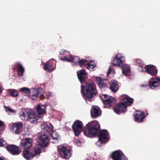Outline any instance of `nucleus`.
I'll return each mask as SVG.
<instances>
[{
    "label": "nucleus",
    "instance_id": "obj_1",
    "mask_svg": "<svg viewBox=\"0 0 160 160\" xmlns=\"http://www.w3.org/2000/svg\"><path fill=\"white\" fill-rule=\"evenodd\" d=\"M81 92L84 98L89 101L98 93L95 83L91 81H87L85 85L81 86Z\"/></svg>",
    "mask_w": 160,
    "mask_h": 160
},
{
    "label": "nucleus",
    "instance_id": "obj_2",
    "mask_svg": "<svg viewBox=\"0 0 160 160\" xmlns=\"http://www.w3.org/2000/svg\"><path fill=\"white\" fill-rule=\"evenodd\" d=\"M100 129L98 122L97 121H91L86 125L83 130L84 134L88 137H91L97 134Z\"/></svg>",
    "mask_w": 160,
    "mask_h": 160
},
{
    "label": "nucleus",
    "instance_id": "obj_3",
    "mask_svg": "<svg viewBox=\"0 0 160 160\" xmlns=\"http://www.w3.org/2000/svg\"><path fill=\"white\" fill-rule=\"evenodd\" d=\"M133 99L129 97H126L122 99L121 102L116 105L114 111L118 114L127 111L128 106L131 105L133 103Z\"/></svg>",
    "mask_w": 160,
    "mask_h": 160
},
{
    "label": "nucleus",
    "instance_id": "obj_4",
    "mask_svg": "<svg viewBox=\"0 0 160 160\" xmlns=\"http://www.w3.org/2000/svg\"><path fill=\"white\" fill-rule=\"evenodd\" d=\"M20 117L22 120L30 121L32 123H37V121L40 118V117L36 116L32 110L25 109L22 111Z\"/></svg>",
    "mask_w": 160,
    "mask_h": 160
},
{
    "label": "nucleus",
    "instance_id": "obj_5",
    "mask_svg": "<svg viewBox=\"0 0 160 160\" xmlns=\"http://www.w3.org/2000/svg\"><path fill=\"white\" fill-rule=\"evenodd\" d=\"M29 93V97L32 100H36L38 97H39L40 99H43L45 98V97L43 95L44 90L41 88L33 89Z\"/></svg>",
    "mask_w": 160,
    "mask_h": 160
},
{
    "label": "nucleus",
    "instance_id": "obj_6",
    "mask_svg": "<svg viewBox=\"0 0 160 160\" xmlns=\"http://www.w3.org/2000/svg\"><path fill=\"white\" fill-rule=\"evenodd\" d=\"M95 81L98 87L101 90L105 91L106 88H109L110 82L108 79H102L100 77H97Z\"/></svg>",
    "mask_w": 160,
    "mask_h": 160
},
{
    "label": "nucleus",
    "instance_id": "obj_7",
    "mask_svg": "<svg viewBox=\"0 0 160 160\" xmlns=\"http://www.w3.org/2000/svg\"><path fill=\"white\" fill-rule=\"evenodd\" d=\"M39 141L38 146L41 148L47 147L49 144V139L47 135L44 133H41L39 136Z\"/></svg>",
    "mask_w": 160,
    "mask_h": 160
},
{
    "label": "nucleus",
    "instance_id": "obj_8",
    "mask_svg": "<svg viewBox=\"0 0 160 160\" xmlns=\"http://www.w3.org/2000/svg\"><path fill=\"white\" fill-rule=\"evenodd\" d=\"M82 122L79 120L74 122L72 126V128L75 136H78L82 132Z\"/></svg>",
    "mask_w": 160,
    "mask_h": 160
},
{
    "label": "nucleus",
    "instance_id": "obj_9",
    "mask_svg": "<svg viewBox=\"0 0 160 160\" xmlns=\"http://www.w3.org/2000/svg\"><path fill=\"white\" fill-rule=\"evenodd\" d=\"M98 137V141L100 142L101 144L106 143L109 139L108 132L106 130H101Z\"/></svg>",
    "mask_w": 160,
    "mask_h": 160
},
{
    "label": "nucleus",
    "instance_id": "obj_10",
    "mask_svg": "<svg viewBox=\"0 0 160 160\" xmlns=\"http://www.w3.org/2000/svg\"><path fill=\"white\" fill-rule=\"evenodd\" d=\"M78 63L81 67H85L90 70L93 69L96 67V65L93 61H91L89 62L85 59H80Z\"/></svg>",
    "mask_w": 160,
    "mask_h": 160
},
{
    "label": "nucleus",
    "instance_id": "obj_11",
    "mask_svg": "<svg viewBox=\"0 0 160 160\" xmlns=\"http://www.w3.org/2000/svg\"><path fill=\"white\" fill-rule=\"evenodd\" d=\"M150 88L152 89L156 90L160 88V78L157 77L152 78L149 82Z\"/></svg>",
    "mask_w": 160,
    "mask_h": 160
},
{
    "label": "nucleus",
    "instance_id": "obj_12",
    "mask_svg": "<svg viewBox=\"0 0 160 160\" xmlns=\"http://www.w3.org/2000/svg\"><path fill=\"white\" fill-rule=\"evenodd\" d=\"M111 157L113 160H128V158L120 150L113 152L112 153Z\"/></svg>",
    "mask_w": 160,
    "mask_h": 160
},
{
    "label": "nucleus",
    "instance_id": "obj_13",
    "mask_svg": "<svg viewBox=\"0 0 160 160\" xmlns=\"http://www.w3.org/2000/svg\"><path fill=\"white\" fill-rule=\"evenodd\" d=\"M7 150L13 155H18L21 152L19 147L14 144H10L6 146Z\"/></svg>",
    "mask_w": 160,
    "mask_h": 160
},
{
    "label": "nucleus",
    "instance_id": "obj_14",
    "mask_svg": "<svg viewBox=\"0 0 160 160\" xmlns=\"http://www.w3.org/2000/svg\"><path fill=\"white\" fill-rule=\"evenodd\" d=\"M56 61L53 59L49 60L44 63L43 69L49 72H52L56 68Z\"/></svg>",
    "mask_w": 160,
    "mask_h": 160
},
{
    "label": "nucleus",
    "instance_id": "obj_15",
    "mask_svg": "<svg viewBox=\"0 0 160 160\" xmlns=\"http://www.w3.org/2000/svg\"><path fill=\"white\" fill-rule=\"evenodd\" d=\"M124 60V57L121 54H118L114 57L112 64L114 66L121 67L123 65Z\"/></svg>",
    "mask_w": 160,
    "mask_h": 160
},
{
    "label": "nucleus",
    "instance_id": "obj_16",
    "mask_svg": "<svg viewBox=\"0 0 160 160\" xmlns=\"http://www.w3.org/2000/svg\"><path fill=\"white\" fill-rule=\"evenodd\" d=\"M59 151L62 158L67 159L70 158L71 155L70 149H68L65 146H62L60 148Z\"/></svg>",
    "mask_w": 160,
    "mask_h": 160
},
{
    "label": "nucleus",
    "instance_id": "obj_17",
    "mask_svg": "<svg viewBox=\"0 0 160 160\" xmlns=\"http://www.w3.org/2000/svg\"><path fill=\"white\" fill-rule=\"evenodd\" d=\"M144 69L147 73L152 76H156L158 72L156 67L152 65H148L145 67Z\"/></svg>",
    "mask_w": 160,
    "mask_h": 160
},
{
    "label": "nucleus",
    "instance_id": "obj_18",
    "mask_svg": "<svg viewBox=\"0 0 160 160\" xmlns=\"http://www.w3.org/2000/svg\"><path fill=\"white\" fill-rule=\"evenodd\" d=\"M134 116L135 121L139 123L142 122L146 116L144 112L140 111H136Z\"/></svg>",
    "mask_w": 160,
    "mask_h": 160
},
{
    "label": "nucleus",
    "instance_id": "obj_19",
    "mask_svg": "<svg viewBox=\"0 0 160 160\" xmlns=\"http://www.w3.org/2000/svg\"><path fill=\"white\" fill-rule=\"evenodd\" d=\"M22 126L23 124L21 122H15L10 127V129L15 133L19 134L20 133V130L22 128Z\"/></svg>",
    "mask_w": 160,
    "mask_h": 160
},
{
    "label": "nucleus",
    "instance_id": "obj_20",
    "mask_svg": "<svg viewBox=\"0 0 160 160\" xmlns=\"http://www.w3.org/2000/svg\"><path fill=\"white\" fill-rule=\"evenodd\" d=\"M100 109L99 107L95 106H92L91 110V117L92 118H96L100 116Z\"/></svg>",
    "mask_w": 160,
    "mask_h": 160
},
{
    "label": "nucleus",
    "instance_id": "obj_21",
    "mask_svg": "<svg viewBox=\"0 0 160 160\" xmlns=\"http://www.w3.org/2000/svg\"><path fill=\"white\" fill-rule=\"evenodd\" d=\"M21 147L26 149H31V147L32 144V139L29 138L25 139L23 142L21 143Z\"/></svg>",
    "mask_w": 160,
    "mask_h": 160
},
{
    "label": "nucleus",
    "instance_id": "obj_22",
    "mask_svg": "<svg viewBox=\"0 0 160 160\" xmlns=\"http://www.w3.org/2000/svg\"><path fill=\"white\" fill-rule=\"evenodd\" d=\"M87 74V72L84 69H82L77 71V76L79 81L81 83L84 82L88 78Z\"/></svg>",
    "mask_w": 160,
    "mask_h": 160
},
{
    "label": "nucleus",
    "instance_id": "obj_23",
    "mask_svg": "<svg viewBox=\"0 0 160 160\" xmlns=\"http://www.w3.org/2000/svg\"><path fill=\"white\" fill-rule=\"evenodd\" d=\"M42 131L47 132H52L53 126L50 123H43L41 126Z\"/></svg>",
    "mask_w": 160,
    "mask_h": 160
},
{
    "label": "nucleus",
    "instance_id": "obj_24",
    "mask_svg": "<svg viewBox=\"0 0 160 160\" xmlns=\"http://www.w3.org/2000/svg\"><path fill=\"white\" fill-rule=\"evenodd\" d=\"M15 69H17L18 75L19 76H22L23 75V73L24 71V68L22 65L20 63H17L15 64L14 67L12 69L14 71Z\"/></svg>",
    "mask_w": 160,
    "mask_h": 160
},
{
    "label": "nucleus",
    "instance_id": "obj_25",
    "mask_svg": "<svg viewBox=\"0 0 160 160\" xmlns=\"http://www.w3.org/2000/svg\"><path fill=\"white\" fill-rule=\"evenodd\" d=\"M23 156L27 160L33 157L32 149H25L23 151Z\"/></svg>",
    "mask_w": 160,
    "mask_h": 160
},
{
    "label": "nucleus",
    "instance_id": "obj_26",
    "mask_svg": "<svg viewBox=\"0 0 160 160\" xmlns=\"http://www.w3.org/2000/svg\"><path fill=\"white\" fill-rule=\"evenodd\" d=\"M109 88L111 91L113 92H116L118 89V85L116 81L112 80L111 81V84L109 85Z\"/></svg>",
    "mask_w": 160,
    "mask_h": 160
},
{
    "label": "nucleus",
    "instance_id": "obj_27",
    "mask_svg": "<svg viewBox=\"0 0 160 160\" xmlns=\"http://www.w3.org/2000/svg\"><path fill=\"white\" fill-rule=\"evenodd\" d=\"M46 107L43 105L38 104L36 107V110L38 115L46 113Z\"/></svg>",
    "mask_w": 160,
    "mask_h": 160
},
{
    "label": "nucleus",
    "instance_id": "obj_28",
    "mask_svg": "<svg viewBox=\"0 0 160 160\" xmlns=\"http://www.w3.org/2000/svg\"><path fill=\"white\" fill-rule=\"evenodd\" d=\"M121 66L122 73L126 76H128L130 73L129 66L128 65H122Z\"/></svg>",
    "mask_w": 160,
    "mask_h": 160
},
{
    "label": "nucleus",
    "instance_id": "obj_29",
    "mask_svg": "<svg viewBox=\"0 0 160 160\" xmlns=\"http://www.w3.org/2000/svg\"><path fill=\"white\" fill-rule=\"evenodd\" d=\"M8 92L9 93V95L12 97H17L19 95L18 91L14 89H8Z\"/></svg>",
    "mask_w": 160,
    "mask_h": 160
},
{
    "label": "nucleus",
    "instance_id": "obj_30",
    "mask_svg": "<svg viewBox=\"0 0 160 160\" xmlns=\"http://www.w3.org/2000/svg\"><path fill=\"white\" fill-rule=\"evenodd\" d=\"M107 101V103H104V105H109L111 106L113 105L116 102L115 100L112 97H109L108 98L106 99Z\"/></svg>",
    "mask_w": 160,
    "mask_h": 160
},
{
    "label": "nucleus",
    "instance_id": "obj_31",
    "mask_svg": "<svg viewBox=\"0 0 160 160\" xmlns=\"http://www.w3.org/2000/svg\"><path fill=\"white\" fill-rule=\"evenodd\" d=\"M19 91L23 94H29L30 92V89L28 88L23 87L20 88Z\"/></svg>",
    "mask_w": 160,
    "mask_h": 160
},
{
    "label": "nucleus",
    "instance_id": "obj_32",
    "mask_svg": "<svg viewBox=\"0 0 160 160\" xmlns=\"http://www.w3.org/2000/svg\"><path fill=\"white\" fill-rule=\"evenodd\" d=\"M32 151L33 152V155L34 157L41 152V149L39 148L36 147L32 149Z\"/></svg>",
    "mask_w": 160,
    "mask_h": 160
},
{
    "label": "nucleus",
    "instance_id": "obj_33",
    "mask_svg": "<svg viewBox=\"0 0 160 160\" xmlns=\"http://www.w3.org/2000/svg\"><path fill=\"white\" fill-rule=\"evenodd\" d=\"M72 62L75 63H78L80 60L78 56H74L72 55L71 56Z\"/></svg>",
    "mask_w": 160,
    "mask_h": 160
},
{
    "label": "nucleus",
    "instance_id": "obj_34",
    "mask_svg": "<svg viewBox=\"0 0 160 160\" xmlns=\"http://www.w3.org/2000/svg\"><path fill=\"white\" fill-rule=\"evenodd\" d=\"M108 97L107 95L103 94L101 96V98L103 104L107 103V101L106 100Z\"/></svg>",
    "mask_w": 160,
    "mask_h": 160
},
{
    "label": "nucleus",
    "instance_id": "obj_35",
    "mask_svg": "<svg viewBox=\"0 0 160 160\" xmlns=\"http://www.w3.org/2000/svg\"><path fill=\"white\" fill-rule=\"evenodd\" d=\"M135 61L138 65L141 67H142L144 64L143 62L140 59L136 58L135 59Z\"/></svg>",
    "mask_w": 160,
    "mask_h": 160
},
{
    "label": "nucleus",
    "instance_id": "obj_36",
    "mask_svg": "<svg viewBox=\"0 0 160 160\" xmlns=\"http://www.w3.org/2000/svg\"><path fill=\"white\" fill-rule=\"evenodd\" d=\"M51 136L53 139L57 140L58 139L59 136L56 132H52L51 134Z\"/></svg>",
    "mask_w": 160,
    "mask_h": 160
},
{
    "label": "nucleus",
    "instance_id": "obj_37",
    "mask_svg": "<svg viewBox=\"0 0 160 160\" xmlns=\"http://www.w3.org/2000/svg\"><path fill=\"white\" fill-rule=\"evenodd\" d=\"M6 108V111L7 112H8V111L11 112H14V111L10 107H5Z\"/></svg>",
    "mask_w": 160,
    "mask_h": 160
},
{
    "label": "nucleus",
    "instance_id": "obj_38",
    "mask_svg": "<svg viewBox=\"0 0 160 160\" xmlns=\"http://www.w3.org/2000/svg\"><path fill=\"white\" fill-rule=\"evenodd\" d=\"M114 72V71L111 69V66H110L109 67L108 71L107 72V74L108 75L111 73L112 72L113 73Z\"/></svg>",
    "mask_w": 160,
    "mask_h": 160
},
{
    "label": "nucleus",
    "instance_id": "obj_39",
    "mask_svg": "<svg viewBox=\"0 0 160 160\" xmlns=\"http://www.w3.org/2000/svg\"><path fill=\"white\" fill-rule=\"evenodd\" d=\"M4 125V123L3 122L0 120V132L2 130Z\"/></svg>",
    "mask_w": 160,
    "mask_h": 160
},
{
    "label": "nucleus",
    "instance_id": "obj_40",
    "mask_svg": "<svg viewBox=\"0 0 160 160\" xmlns=\"http://www.w3.org/2000/svg\"><path fill=\"white\" fill-rule=\"evenodd\" d=\"M6 144V142L3 139H0V147H2L4 146Z\"/></svg>",
    "mask_w": 160,
    "mask_h": 160
},
{
    "label": "nucleus",
    "instance_id": "obj_41",
    "mask_svg": "<svg viewBox=\"0 0 160 160\" xmlns=\"http://www.w3.org/2000/svg\"><path fill=\"white\" fill-rule=\"evenodd\" d=\"M82 143V142L81 141L80 139H78L77 140L76 142V144L78 146H80Z\"/></svg>",
    "mask_w": 160,
    "mask_h": 160
},
{
    "label": "nucleus",
    "instance_id": "obj_42",
    "mask_svg": "<svg viewBox=\"0 0 160 160\" xmlns=\"http://www.w3.org/2000/svg\"><path fill=\"white\" fill-rule=\"evenodd\" d=\"M65 52H67V51L64 49H62L61 51L60 52L59 54L63 55Z\"/></svg>",
    "mask_w": 160,
    "mask_h": 160
},
{
    "label": "nucleus",
    "instance_id": "obj_43",
    "mask_svg": "<svg viewBox=\"0 0 160 160\" xmlns=\"http://www.w3.org/2000/svg\"><path fill=\"white\" fill-rule=\"evenodd\" d=\"M71 56L72 55H71L68 58H67L66 61L68 62H72Z\"/></svg>",
    "mask_w": 160,
    "mask_h": 160
},
{
    "label": "nucleus",
    "instance_id": "obj_44",
    "mask_svg": "<svg viewBox=\"0 0 160 160\" xmlns=\"http://www.w3.org/2000/svg\"><path fill=\"white\" fill-rule=\"evenodd\" d=\"M67 57V56H64L63 58H62L60 59L62 61H66V59Z\"/></svg>",
    "mask_w": 160,
    "mask_h": 160
},
{
    "label": "nucleus",
    "instance_id": "obj_45",
    "mask_svg": "<svg viewBox=\"0 0 160 160\" xmlns=\"http://www.w3.org/2000/svg\"><path fill=\"white\" fill-rule=\"evenodd\" d=\"M0 160H6L4 157L0 156Z\"/></svg>",
    "mask_w": 160,
    "mask_h": 160
}]
</instances>
